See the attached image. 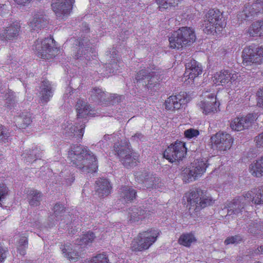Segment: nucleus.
<instances>
[{
  "label": "nucleus",
  "mask_w": 263,
  "mask_h": 263,
  "mask_svg": "<svg viewBox=\"0 0 263 263\" xmlns=\"http://www.w3.org/2000/svg\"><path fill=\"white\" fill-rule=\"evenodd\" d=\"M96 190L100 197H104L110 193L111 186L107 179L100 178L96 181Z\"/></svg>",
  "instance_id": "bb28decb"
},
{
  "label": "nucleus",
  "mask_w": 263,
  "mask_h": 263,
  "mask_svg": "<svg viewBox=\"0 0 263 263\" xmlns=\"http://www.w3.org/2000/svg\"><path fill=\"white\" fill-rule=\"evenodd\" d=\"M20 253L24 254V252L23 251L22 252H20Z\"/></svg>",
  "instance_id": "338daca9"
},
{
  "label": "nucleus",
  "mask_w": 263,
  "mask_h": 263,
  "mask_svg": "<svg viewBox=\"0 0 263 263\" xmlns=\"http://www.w3.org/2000/svg\"><path fill=\"white\" fill-rule=\"evenodd\" d=\"M62 251H63V254H64V253H65V252H64V249H63Z\"/></svg>",
  "instance_id": "69168bd1"
},
{
  "label": "nucleus",
  "mask_w": 263,
  "mask_h": 263,
  "mask_svg": "<svg viewBox=\"0 0 263 263\" xmlns=\"http://www.w3.org/2000/svg\"><path fill=\"white\" fill-rule=\"evenodd\" d=\"M184 135L185 138L188 139H194L199 135V131L194 128H189L184 131Z\"/></svg>",
  "instance_id": "37998d69"
},
{
  "label": "nucleus",
  "mask_w": 263,
  "mask_h": 263,
  "mask_svg": "<svg viewBox=\"0 0 263 263\" xmlns=\"http://www.w3.org/2000/svg\"><path fill=\"white\" fill-rule=\"evenodd\" d=\"M196 241V239L192 233L183 234L178 240L180 245L185 247H190L192 243Z\"/></svg>",
  "instance_id": "ea45409f"
},
{
  "label": "nucleus",
  "mask_w": 263,
  "mask_h": 263,
  "mask_svg": "<svg viewBox=\"0 0 263 263\" xmlns=\"http://www.w3.org/2000/svg\"><path fill=\"white\" fill-rule=\"evenodd\" d=\"M142 137L143 136L141 134L137 133L134 136L132 137V139L134 140H138V139L141 140Z\"/></svg>",
  "instance_id": "bf43d9fd"
},
{
  "label": "nucleus",
  "mask_w": 263,
  "mask_h": 263,
  "mask_svg": "<svg viewBox=\"0 0 263 263\" xmlns=\"http://www.w3.org/2000/svg\"><path fill=\"white\" fill-rule=\"evenodd\" d=\"M119 65L116 62H114L111 64H109L107 66V68L109 69V73H116L118 70Z\"/></svg>",
  "instance_id": "603ef678"
},
{
  "label": "nucleus",
  "mask_w": 263,
  "mask_h": 263,
  "mask_svg": "<svg viewBox=\"0 0 263 263\" xmlns=\"http://www.w3.org/2000/svg\"><path fill=\"white\" fill-rule=\"evenodd\" d=\"M160 233L158 229H151L139 233L132 241L131 249L135 251L148 249L157 241Z\"/></svg>",
  "instance_id": "f03ea898"
},
{
  "label": "nucleus",
  "mask_w": 263,
  "mask_h": 263,
  "mask_svg": "<svg viewBox=\"0 0 263 263\" xmlns=\"http://www.w3.org/2000/svg\"><path fill=\"white\" fill-rule=\"evenodd\" d=\"M8 193V189L5 184L0 183V201L5 199Z\"/></svg>",
  "instance_id": "09e8293b"
},
{
  "label": "nucleus",
  "mask_w": 263,
  "mask_h": 263,
  "mask_svg": "<svg viewBox=\"0 0 263 263\" xmlns=\"http://www.w3.org/2000/svg\"><path fill=\"white\" fill-rule=\"evenodd\" d=\"M186 153L185 143L179 141L169 146L164 152L163 156L170 162H174L181 160L185 156Z\"/></svg>",
  "instance_id": "9b49d317"
},
{
  "label": "nucleus",
  "mask_w": 263,
  "mask_h": 263,
  "mask_svg": "<svg viewBox=\"0 0 263 263\" xmlns=\"http://www.w3.org/2000/svg\"><path fill=\"white\" fill-rule=\"evenodd\" d=\"M42 194L37 190H31L28 194V200L29 204L31 206L40 205L42 198Z\"/></svg>",
  "instance_id": "72a5a7b5"
},
{
  "label": "nucleus",
  "mask_w": 263,
  "mask_h": 263,
  "mask_svg": "<svg viewBox=\"0 0 263 263\" xmlns=\"http://www.w3.org/2000/svg\"><path fill=\"white\" fill-rule=\"evenodd\" d=\"M189 101L186 93L182 92L177 95L170 96L165 101V108L168 110L179 109L183 107Z\"/></svg>",
  "instance_id": "2eb2a0df"
},
{
  "label": "nucleus",
  "mask_w": 263,
  "mask_h": 263,
  "mask_svg": "<svg viewBox=\"0 0 263 263\" xmlns=\"http://www.w3.org/2000/svg\"><path fill=\"white\" fill-rule=\"evenodd\" d=\"M257 105L263 108V88L260 89L257 92Z\"/></svg>",
  "instance_id": "3c124183"
},
{
  "label": "nucleus",
  "mask_w": 263,
  "mask_h": 263,
  "mask_svg": "<svg viewBox=\"0 0 263 263\" xmlns=\"http://www.w3.org/2000/svg\"><path fill=\"white\" fill-rule=\"evenodd\" d=\"M76 110L77 112L78 120L80 119H83L82 122L85 121V119L89 113V106L83 100H79L76 104Z\"/></svg>",
  "instance_id": "c756f323"
},
{
  "label": "nucleus",
  "mask_w": 263,
  "mask_h": 263,
  "mask_svg": "<svg viewBox=\"0 0 263 263\" xmlns=\"http://www.w3.org/2000/svg\"><path fill=\"white\" fill-rule=\"evenodd\" d=\"M10 134L8 130L4 126L0 125V141L6 142L8 141Z\"/></svg>",
  "instance_id": "c03bdc74"
},
{
  "label": "nucleus",
  "mask_w": 263,
  "mask_h": 263,
  "mask_svg": "<svg viewBox=\"0 0 263 263\" xmlns=\"http://www.w3.org/2000/svg\"><path fill=\"white\" fill-rule=\"evenodd\" d=\"M243 65H260L263 62V48L256 45L245 47L242 53Z\"/></svg>",
  "instance_id": "1a4fd4ad"
},
{
  "label": "nucleus",
  "mask_w": 263,
  "mask_h": 263,
  "mask_svg": "<svg viewBox=\"0 0 263 263\" xmlns=\"http://www.w3.org/2000/svg\"><path fill=\"white\" fill-rule=\"evenodd\" d=\"M66 0H52L51 8L55 15L59 18L65 16L66 10Z\"/></svg>",
  "instance_id": "7c9ffc66"
},
{
  "label": "nucleus",
  "mask_w": 263,
  "mask_h": 263,
  "mask_svg": "<svg viewBox=\"0 0 263 263\" xmlns=\"http://www.w3.org/2000/svg\"><path fill=\"white\" fill-rule=\"evenodd\" d=\"M15 122L17 126L20 128H26L32 122V118L30 113L23 112L22 114L17 117L15 119Z\"/></svg>",
  "instance_id": "2f4dec72"
},
{
  "label": "nucleus",
  "mask_w": 263,
  "mask_h": 263,
  "mask_svg": "<svg viewBox=\"0 0 263 263\" xmlns=\"http://www.w3.org/2000/svg\"><path fill=\"white\" fill-rule=\"evenodd\" d=\"M74 2V0H67V15L70 13Z\"/></svg>",
  "instance_id": "5fc2aeb1"
},
{
  "label": "nucleus",
  "mask_w": 263,
  "mask_h": 263,
  "mask_svg": "<svg viewBox=\"0 0 263 263\" xmlns=\"http://www.w3.org/2000/svg\"><path fill=\"white\" fill-rule=\"evenodd\" d=\"M249 171L254 177L263 176V156L254 160L250 165Z\"/></svg>",
  "instance_id": "c85d7f7f"
},
{
  "label": "nucleus",
  "mask_w": 263,
  "mask_h": 263,
  "mask_svg": "<svg viewBox=\"0 0 263 263\" xmlns=\"http://www.w3.org/2000/svg\"><path fill=\"white\" fill-rule=\"evenodd\" d=\"M262 11L263 1L252 0L245 5L242 10L237 14V18L240 22L251 20Z\"/></svg>",
  "instance_id": "9d476101"
},
{
  "label": "nucleus",
  "mask_w": 263,
  "mask_h": 263,
  "mask_svg": "<svg viewBox=\"0 0 263 263\" xmlns=\"http://www.w3.org/2000/svg\"><path fill=\"white\" fill-rule=\"evenodd\" d=\"M112 135H105L104 136V139H109V140H110L111 138H112Z\"/></svg>",
  "instance_id": "0e129e2a"
},
{
  "label": "nucleus",
  "mask_w": 263,
  "mask_h": 263,
  "mask_svg": "<svg viewBox=\"0 0 263 263\" xmlns=\"http://www.w3.org/2000/svg\"><path fill=\"white\" fill-rule=\"evenodd\" d=\"M242 238L240 235H235L227 238L224 241V243L226 245L237 243L240 242Z\"/></svg>",
  "instance_id": "a18cd8bd"
},
{
  "label": "nucleus",
  "mask_w": 263,
  "mask_h": 263,
  "mask_svg": "<svg viewBox=\"0 0 263 263\" xmlns=\"http://www.w3.org/2000/svg\"><path fill=\"white\" fill-rule=\"evenodd\" d=\"M68 181L67 180V184H71L74 180V177L72 175L70 179H68Z\"/></svg>",
  "instance_id": "680f3d73"
},
{
  "label": "nucleus",
  "mask_w": 263,
  "mask_h": 263,
  "mask_svg": "<svg viewBox=\"0 0 263 263\" xmlns=\"http://www.w3.org/2000/svg\"><path fill=\"white\" fill-rule=\"evenodd\" d=\"M242 200L243 198L236 197L227 203L226 208L227 209V214L225 216L226 219L230 220V217L235 219L241 214L245 206Z\"/></svg>",
  "instance_id": "a211bd4d"
},
{
  "label": "nucleus",
  "mask_w": 263,
  "mask_h": 263,
  "mask_svg": "<svg viewBox=\"0 0 263 263\" xmlns=\"http://www.w3.org/2000/svg\"><path fill=\"white\" fill-rule=\"evenodd\" d=\"M248 33L250 35L262 36L263 35V20L255 22L249 27Z\"/></svg>",
  "instance_id": "473e14b6"
},
{
  "label": "nucleus",
  "mask_w": 263,
  "mask_h": 263,
  "mask_svg": "<svg viewBox=\"0 0 263 263\" xmlns=\"http://www.w3.org/2000/svg\"><path fill=\"white\" fill-rule=\"evenodd\" d=\"M18 5H25L30 2L31 0H14Z\"/></svg>",
  "instance_id": "13d9d810"
},
{
  "label": "nucleus",
  "mask_w": 263,
  "mask_h": 263,
  "mask_svg": "<svg viewBox=\"0 0 263 263\" xmlns=\"http://www.w3.org/2000/svg\"><path fill=\"white\" fill-rule=\"evenodd\" d=\"M203 191L199 189L191 191L185 194V197L190 210L198 211L201 209L200 201L203 196Z\"/></svg>",
  "instance_id": "412c9836"
},
{
  "label": "nucleus",
  "mask_w": 263,
  "mask_h": 263,
  "mask_svg": "<svg viewBox=\"0 0 263 263\" xmlns=\"http://www.w3.org/2000/svg\"><path fill=\"white\" fill-rule=\"evenodd\" d=\"M238 74L235 72H231L224 70L217 72L213 74L212 78V82L216 85H222L231 87V85L236 84Z\"/></svg>",
  "instance_id": "ddd939ff"
},
{
  "label": "nucleus",
  "mask_w": 263,
  "mask_h": 263,
  "mask_svg": "<svg viewBox=\"0 0 263 263\" xmlns=\"http://www.w3.org/2000/svg\"><path fill=\"white\" fill-rule=\"evenodd\" d=\"M185 68L183 81L186 85L193 83L194 79L202 72L201 65L195 60H191L186 63Z\"/></svg>",
  "instance_id": "dca6fc26"
},
{
  "label": "nucleus",
  "mask_w": 263,
  "mask_h": 263,
  "mask_svg": "<svg viewBox=\"0 0 263 263\" xmlns=\"http://www.w3.org/2000/svg\"><path fill=\"white\" fill-rule=\"evenodd\" d=\"M137 180H140L144 184L145 187L147 188L153 187L154 185H156V182L157 181H159L158 178H156L152 175H146V177L144 179L141 178V177H139L138 178V176H137Z\"/></svg>",
  "instance_id": "a19ab883"
},
{
  "label": "nucleus",
  "mask_w": 263,
  "mask_h": 263,
  "mask_svg": "<svg viewBox=\"0 0 263 263\" xmlns=\"http://www.w3.org/2000/svg\"><path fill=\"white\" fill-rule=\"evenodd\" d=\"M211 141L219 150L226 151L232 146L233 139L229 134L218 133L211 137Z\"/></svg>",
  "instance_id": "f3484780"
},
{
  "label": "nucleus",
  "mask_w": 263,
  "mask_h": 263,
  "mask_svg": "<svg viewBox=\"0 0 263 263\" xmlns=\"http://www.w3.org/2000/svg\"><path fill=\"white\" fill-rule=\"evenodd\" d=\"M95 238V234L92 232L88 231L84 234L80 239H78L77 245L79 246L88 245L94 241Z\"/></svg>",
  "instance_id": "58836bf2"
},
{
  "label": "nucleus",
  "mask_w": 263,
  "mask_h": 263,
  "mask_svg": "<svg viewBox=\"0 0 263 263\" xmlns=\"http://www.w3.org/2000/svg\"><path fill=\"white\" fill-rule=\"evenodd\" d=\"M211 91H203L201 96L202 100L197 104L199 109L205 115L214 114L219 109L220 104L217 101L216 95Z\"/></svg>",
  "instance_id": "6e6552de"
},
{
  "label": "nucleus",
  "mask_w": 263,
  "mask_h": 263,
  "mask_svg": "<svg viewBox=\"0 0 263 263\" xmlns=\"http://www.w3.org/2000/svg\"><path fill=\"white\" fill-rule=\"evenodd\" d=\"M258 117L257 114H249L246 116L237 117L233 119L230 123L232 130L242 131L248 129L256 121Z\"/></svg>",
  "instance_id": "4468645a"
},
{
  "label": "nucleus",
  "mask_w": 263,
  "mask_h": 263,
  "mask_svg": "<svg viewBox=\"0 0 263 263\" xmlns=\"http://www.w3.org/2000/svg\"><path fill=\"white\" fill-rule=\"evenodd\" d=\"M155 67L153 66L152 68L147 67L141 69L137 74L136 79L138 82L144 80L145 84L147 88H152L158 85L159 77L158 72L154 71Z\"/></svg>",
  "instance_id": "f8f14e48"
},
{
  "label": "nucleus",
  "mask_w": 263,
  "mask_h": 263,
  "mask_svg": "<svg viewBox=\"0 0 263 263\" xmlns=\"http://www.w3.org/2000/svg\"><path fill=\"white\" fill-rule=\"evenodd\" d=\"M72 227H73L71 226V228H68V232L70 234H74L78 231L77 229L73 228Z\"/></svg>",
  "instance_id": "052dcab7"
},
{
  "label": "nucleus",
  "mask_w": 263,
  "mask_h": 263,
  "mask_svg": "<svg viewBox=\"0 0 263 263\" xmlns=\"http://www.w3.org/2000/svg\"><path fill=\"white\" fill-rule=\"evenodd\" d=\"M212 203L213 200L211 197L205 196L204 193H203V196L200 201L201 209L202 208L205 207L207 205H210Z\"/></svg>",
  "instance_id": "de8ad7c7"
},
{
  "label": "nucleus",
  "mask_w": 263,
  "mask_h": 263,
  "mask_svg": "<svg viewBox=\"0 0 263 263\" xmlns=\"http://www.w3.org/2000/svg\"><path fill=\"white\" fill-rule=\"evenodd\" d=\"M76 166L82 173L89 174L97 171V158L87 148L78 145L70 147L67 157V164Z\"/></svg>",
  "instance_id": "f257e3e1"
},
{
  "label": "nucleus",
  "mask_w": 263,
  "mask_h": 263,
  "mask_svg": "<svg viewBox=\"0 0 263 263\" xmlns=\"http://www.w3.org/2000/svg\"><path fill=\"white\" fill-rule=\"evenodd\" d=\"M30 224V226L34 228L39 229L41 227V223L39 221L31 222Z\"/></svg>",
  "instance_id": "4d7b16f0"
},
{
  "label": "nucleus",
  "mask_w": 263,
  "mask_h": 263,
  "mask_svg": "<svg viewBox=\"0 0 263 263\" xmlns=\"http://www.w3.org/2000/svg\"><path fill=\"white\" fill-rule=\"evenodd\" d=\"M120 96L116 94H108L100 88H94L90 91L91 99L97 103L99 102H118Z\"/></svg>",
  "instance_id": "6ab92c4d"
},
{
  "label": "nucleus",
  "mask_w": 263,
  "mask_h": 263,
  "mask_svg": "<svg viewBox=\"0 0 263 263\" xmlns=\"http://www.w3.org/2000/svg\"><path fill=\"white\" fill-rule=\"evenodd\" d=\"M121 190L120 196L125 201H132L136 198V192L133 188L124 186Z\"/></svg>",
  "instance_id": "4c0bfd02"
},
{
  "label": "nucleus",
  "mask_w": 263,
  "mask_h": 263,
  "mask_svg": "<svg viewBox=\"0 0 263 263\" xmlns=\"http://www.w3.org/2000/svg\"><path fill=\"white\" fill-rule=\"evenodd\" d=\"M79 257V253L75 250L67 251V259L70 261L75 262L78 260Z\"/></svg>",
  "instance_id": "49530a36"
},
{
  "label": "nucleus",
  "mask_w": 263,
  "mask_h": 263,
  "mask_svg": "<svg viewBox=\"0 0 263 263\" xmlns=\"http://www.w3.org/2000/svg\"><path fill=\"white\" fill-rule=\"evenodd\" d=\"M90 43L87 37H83L79 41V45L77 47V50L74 57L81 60L89 61L91 59Z\"/></svg>",
  "instance_id": "4be33fe9"
},
{
  "label": "nucleus",
  "mask_w": 263,
  "mask_h": 263,
  "mask_svg": "<svg viewBox=\"0 0 263 263\" xmlns=\"http://www.w3.org/2000/svg\"><path fill=\"white\" fill-rule=\"evenodd\" d=\"M208 165L206 158L198 159L182 172V179L185 183L195 181L200 177L206 171Z\"/></svg>",
  "instance_id": "423d86ee"
},
{
  "label": "nucleus",
  "mask_w": 263,
  "mask_h": 263,
  "mask_svg": "<svg viewBox=\"0 0 263 263\" xmlns=\"http://www.w3.org/2000/svg\"><path fill=\"white\" fill-rule=\"evenodd\" d=\"M47 23V18L43 12L35 13L30 22L29 26L31 30L38 31L43 28Z\"/></svg>",
  "instance_id": "393cba45"
},
{
  "label": "nucleus",
  "mask_w": 263,
  "mask_h": 263,
  "mask_svg": "<svg viewBox=\"0 0 263 263\" xmlns=\"http://www.w3.org/2000/svg\"><path fill=\"white\" fill-rule=\"evenodd\" d=\"M195 39V34L192 28L182 27L174 32L169 38L170 46L172 48L180 49L193 43Z\"/></svg>",
  "instance_id": "39448f33"
},
{
  "label": "nucleus",
  "mask_w": 263,
  "mask_h": 263,
  "mask_svg": "<svg viewBox=\"0 0 263 263\" xmlns=\"http://www.w3.org/2000/svg\"><path fill=\"white\" fill-rule=\"evenodd\" d=\"M182 0H156V2L158 6V8L163 11L171 7L178 5Z\"/></svg>",
  "instance_id": "e433bc0d"
},
{
  "label": "nucleus",
  "mask_w": 263,
  "mask_h": 263,
  "mask_svg": "<svg viewBox=\"0 0 263 263\" xmlns=\"http://www.w3.org/2000/svg\"><path fill=\"white\" fill-rule=\"evenodd\" d=\"M254 263H261V262H255Z\"/></svg>",
  "instance_id": "774afa93"
},
{
  "label": "nucleus",
  "mask_w": 263,
  "mask_h": 263,
  "mask_svg": "<svg viewBox=\"0 0 263 263\" xmlns=\"http://www.w3.org/2000/svg\"><path fill=\"white\" fill-rule=\"evenodd\" d=\"M258 251L260 254H263V245L257 248Z\"/></svg>",
  "instance_id": "e2e57ef3"
},
{
  "label": "nucleus",
  "mask_w": 263,
  "mask_h": 263,
  "mask_svg": "<svg viewBox=\"0 0 263 263\" xmlns=\"http://www.w3.org/2000/svg\"><path fill=\"white\" fill-rule=\"evenodd\" d=\"M19 243L21 246L25 247L28 244L27 238L26 236H23L20 240Z\"/></svg>",
  "instance_id": "6e6d98bb"
},
{
  "label": "nucleus",
  "mask_w": 263,
  "mask_h": 263,
  "mask_svg": "<svg viewBox=\"0 0 263 263\" xmlns=\"http://www.w3.org/2000/svg\"><path fill=\"white\" fill-rule=\"evenodd\" d=\"M149 213L140 208H132L128 212V220L130 223H138L147 218Z\"/></svg>",
  "instance_id": "a878e982"
},
{
  "label": "nucleus",
  "mask_w": 263,
  "mask_h": 263,
  "mask_svg": "<svg viewBox=\"0 0 263 263\" xmlns=\"http://www.w3.org/2000/svg\"><path fill=\"white\" fill-rule=\"evenodd\" d=\"M39 96L42 103H47L52 97V88L50 83L45 80L42 82Z\"/></svg>",
  "instance_id": "cd10ccee"
},
{
  "label": "nucleus",
  "mask_w": 263,
  "mask_h": 263,
  "mask_svg": "<svg viewBox=\"0 0 263 263\" xmlns=\"http://www.w3.org/2000/svg\"><path fill=\"white\" fill-rule=\"evenodd\" d=\"M82 263H108V259L104 254H99L91 259H87Z\"/></svg>",
  "instance_id": "79ce46f5"
},
{
  "label": "nucleus",
  "mask_w": 263,
  "mask_h": 263,
  "mask_svg": "<svg viewBox=\"0 0 263 263\" xmlns=\"http://www.w3.org/2000/svg\"><path fill=\"white\" fill-rule=\"evenodd\" d=\"M85 120L79 125H69L67 130V141L79 143L82 139L85 129Z\"/></svg>",
  "instance_id": "aec40b11"
},
{
  "label": "nucleus",
  "mask_w": 263,
  "mask_h": 263,
  "mask_svg": "<svg viewBox=\"0 0 263 263\" xmlns=\"http://www.w3.org/2000/svg\"><path fill=\"white\" fill-rule=\"evenodd\" d=\"M254 141L258 147H263V132L255 137Z\"/></svg>",
  "instance_id": "8fccbe9b"
},
{
  "label": "nucleus",
  "mask_w": 263,
  "mask_h": 263,
  "mask_svg": "<svg viewBox=\"0 0 263 263\" xmlns=\"http://www.w3.org/2000/svg\"><path fill=\"white\" fill-rule=\"evenodd\" d=\"M32 49L39 57L46 60L53 59L60 53V50L52 38L36 40L33 45Z\"/></svg>",
  "instance_id": "20e7f679"
},
{
  "label": "nucleus",
  "mask_w": 263,
  "mask_h": 263,
  "mask_svg": "<svg viewBox=\"0 0 263 263\" xmlns=\"http://www.w3.org/2000/svg\"><path fill=\"white\" fill-rule=\"evenodd\" d=\"M20 26L17 23H13L6 28L0 30V39L2 41L13 39L18 35Z\"/></svg>",
  "instance_id": "b1692460"
},
{
  "label": "nucleus",
  "mask_w": 263,
  "mask_h": 263,
  "mask_svg": "<svg viewBox=\"0 0 263 263\" xmlns=\"http://www.w3.org/2000/svg\"><path fill=\"white\" fill-rule=\"evenodd\" d=\"M114 149L125 167H132L136 165L139 155L130 149L127 142L121 144H115Z\"/></svg>",
  "instance_id": "0eeeda50"
},
{
  "label": "nucleus",
  "mask_w": 263,
  "mask_h": 263,
  "mask_svg": "<svg viewBox=\"0 0 263 263\" xmlns=\"http://www.w3.org/2000/svg\"><path fill=\"white\" fill-rule=\"evenodd\" d=\"M7 250L0 245V262H3L7 257Z\"/></svg>",
  "instance_id": "864d4df0"
},
{
  "label": "nucleus",
  "mask_w": 263,
  "mask_h": 263,
  "mask_svg": "<svg viewBox=\"0 0 263 263\" xmlns=\"http://www.w3.org/2000/svg\"><path fill=\"white\" fill-rule=\"evenodd\" d=\"M226 25L221 12L218 9H211L205 15L203 31L207 34H217L222 31Z\"/></svg>",
  "instance_id": "7ed1b4c3"
},
{
  "label": "nucleus",
  "mask_w": 263,
  "mask_h": 263,
  "mask_svg": "<svg viewBox=\"0 0 263 263\" xmlns=\"http://www.w3.org/2000/svg\"><path fill=\"white\" fill-rule=\"evenodd\" d=\"M238 198H243L244 205L246 201H251L255 204H263V186L260 189H253Z\"/></svg>",
  "instance_id": "5701e85b"
},
{
  "label": "nucleus",
  "mask_w": 263,
  "mask_h": 263,
  "mask_svg": "<svg viewBox=\"0 0 263 263\" xmlns=\"http://www.w3.org/2000/svg\"><path fill=\"white\" fill-rule=\"evenodd\" d=\"M53 213L51 214L49 218L52 221H58L65 214V208L63 205L56 203L52 209Z\"/></svg>",
  "instance_id": "f704fd0d"
},
{
  "label": "nucleus",
  "mask_w": 263,
  "mask_h": 263,
  "mask_svg": "<svg viewBox=\"0 0 263 263\" xmlns=\"http://www.w3.org/2000/svg\"><path fill=\"white\" fill-rule=\"evenodd\" d=\"M23 158L27 162H32L41 157V153L37 148L32 149H27L22 155Z\"/></svg>",
  "instance_id": "c9c22d12"
}]
</instances>
